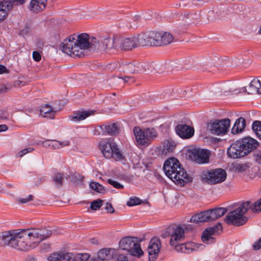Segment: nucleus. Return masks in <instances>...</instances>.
I'll return each mask as SVG.
<instances>
[{"label": "nucleus", "instance_id": "obj_19", "mask_svg": "<svg viewBox=\"0 0 261 261\" xmlns=\"http://www.w3.org/2000/svg\"><path fill=\"white\" fill-rule=\"evenodd\" d=\"M177 134L182 138L188 139L192 137L194 130L193 127L186 124H178L175 128Z\"/></svg>", "mask_w": 261, "mask_h": 261}, {"label": "nucleus", "instance_id": "obj_33", "mask_svg": "<svg viewBox=\"0 0 261 261\" xmlns=\"http://www.w3.org/2000/svg\"><path fill=\"white\" fill-rule=\"evenodd\" d=\"M112 158L116 161L124 163L125 158L116 145L113 150V156Z\"/></svg>", "mask_w": 261, "mask_h": 261}, {"label": "nucleus", "instance_id": "obj_26", "mask_svg": "<svg viewBox=\"0 0 261 261\" xmlns=\"http://www.w3.org/2000/svg\"><path fill=\"white\" fill-rule=\"evenodd\" d=\"M160 38H159V46L166 45L172 43L174 40L173 35L167 32H160Z\"/></svg>", "mask_w": 261, "mask_h": 261}, {"label": "nucleus", "instance_id": "obj_1", "mask_svg": "<svg viewBox=\"0 0 261 261\" xmlns=\"http://www.w3.org/2000/svg\"><path fill=\"white\" fill-rule=\"evenodd\" d=\"M51 231L45 228L12 229L0 233L3 245L22 251L36 247L41 242L49 237Z\"/></svg>", "mask_w": 261, "mask_h": 261}, {"label": "nucleus", "instance_id": "obj_5", "mask_svg": "<svg viewBox=\"0 0 261 261\" xmlns=\"http://www.w3.org/2000/svg\"><path fill=\"white\" fill-rule=\"evenodd\" d=\"M249 201H246L241 204L239 207L229 212L225 218V221L229 224L236 226L244 225L248 220L245 214L249 209Z\"/></svg>", "mask_w": 261, "mask_h": 261}, {"label": "nucleus", "instance_id": "obj_3", "mask_svg": "<svg viewBox=\"0 0 261 261\" xmlns=\"http://www.w3.org/2000/svg\"><path fill=\"white\" fill-rule=\"evenodd\" d=\"M166 175L175 183L184 186L190 181V177L185 170L181 167L179 162L175 158L167 160L163 167Z\"/></svg>", "mask_w": 261, "mask_h": 261}, {"label": "nucleus", "instance_id": "obj_59", "mask_svg": "<svg viewBox=\"0 0 261 261\" xmlns=\"http://www.w3.org/2000/svg\"><path fill=\"white\" fill-rule=\"evenodd\" d=\"M126 79H128L129 81V84L133 83L135 82V79L133 76H126Z\"/></svg>", "mask_w": 261, "mask_h": 261}, {"label": "nucleus", "instance_id": "obj_29", "mask_svg": "<svg viewBox=\"0 0 261 261\" xmlns=\"http://www.w3.org/2000/svg\"><path fill=\"white\" fill-rule=\"evenodd\" d=\"M138 46H150L149 32L136 36Z\"/></svg>", "mask_w": 261, "mask_h": 261}, {"label": "nucleus", "instance_id": "obj_20", "mask_svg": "<svg viewBox=\"0 0 261 261\" xmlns=\"http://www.w3.org/2000/svg\"><path fill=\"white\" fill-rule=\"evenodd\" d=\"M95 111L93 110H87L83 111H77L73 113L68 116V119L73 122H77L83 120L89 117V116L94 114Z\"/></svg>", "mask_w": 261, "mask_h": 261}, {"label": "nucleus", "instance_id": "obj_43", "mask_svg": "<svg viewBox=\"0 0 261 261\" xmlns=\"http://www.w3.org/2000/svg\"><path fill=\"white\" fill-rule=\"evenodd\" d=\"M103 201L100 199L94 200L91 202L90 208L93 210H96L100 208L102 205Z\"/></svg>", "mask_w": 261, "mask_h": 261}, {"label": "nucleus", "instance_id": "obj_45", "mask_svg": "<svg viewBox=\"0 0 261 261\" xmlns=\"http://www.w3.org/2000/svg\"><path fill=\"white\" fill-rule=\"evenodd\" d=\"M108 182L109 184H110L111 185H112L113 187H114L115 188H116L117 189H122L124 188V186L122 185H121L120 183H119L118 182L113 180L111 179H109L108 180Z\"/></svg>", "mask_w": 261, "mask_h": 261}, {"label": "nucleus", "instance_id": "obj_6", "mask_svg": "<svg viewBox=\"0 0 261 261\" xmlns=\"http://www.w3.org/2000/svg\"><path fill=\"white\" fill-rule=\"evenodd\" d=\"M140 242V241L138 238L124 237L119 241V248L127 251L131 255L140 257L143 254Z\"/></svg>", "mask_w": 261, "mask_h": 261}, {"label": "nucleus", "instance_id": "obj_50", "mask_svg": "<svg viewBox=\"0 0 261 261\" xmlns=\"http://www.w3.org/2000/svg\"><path fill=\"white\" fill-rule=\"evenodd\" d=\"M32 56H33V59L35 61L39 62V61H40L41 60V56L40 54L38 51H34L33 52Z\"/></svg>", "mask_w": 261, "mask_h": 261}, {"label": "nucleus", "instance_id": "obj_54", "mask_svg": "<svg viewBox=\"0 0 261 261\" xmlns=\"http://www.w3.org/2000/svg\"><path fill=\"white\" fill-rule=\"evenodd\" d=\"M60 142V148L63 147H65V146H68L70 144V142L68 140H64V141H59Z\"/></svg>", "mask_w": 261, "mask_h": 261}, {"label": "nucleus", "instance_id": "obj_64", "mask_svg": "<svg viewBox=\"0 0 261 261\" xmlns=\"http://www.w3.org/2000/svg\"><path fill=\"white\" fill-rule=\"evenodd\" d=\"M244 89L243 90V91H246V88H244Z\"/></svg>", "mask_w": 261, "mask_h": 261}, {"label": "nucleus", "instance_id": "obj_18", "mask_svg": "<svg viewBox=\"0 0 261 261\" xmlns=\"http://www.w3.org/2000/svg\"><path fill=\"white\" fill-rule=\"evenodd\" d=\"M115 142L111 141L109 142L101 141L99 144V147L103 155L107 159H111L113 156V150L116 147Z\"/></svg>", "mask_w": 261, "mask_h": 261}, {"label": "nucleus", "instance_id": "obj_47", "mask_svg": "<svg viewBox=\"0 0 261 261\" xmlns=\"http://www.w3.org/2000/svg\"><path fill=\"white\" fill-rule=\"evenodd\" d=\"M33 198V196L32 195H30L25 198H20L18 199L17 201L20 203H25L31 200H32Z\"/></svg>", "mask_w": 261, "mask_h": 261}, {"label": "nucleus", "instance_id": "obj_35", "mask_svg": "<svg viewBox=\"0 0 261 261\" xmlns=\"http://www.w3.org/2000/svg\"><path fill=\"white\" fill-rule=\"evenodd\" d=\"M252 128L257 137L261 140V122L259 121H254Z\"/></svg>", "mask_w": 261, "mask_h": 261}, {"label": "nucleus", "instance_id": "obj_30", "mask_svg": "<svg viewBox=\"0 0 261 261\" xmlns=\"http://www.w3.org/2000/svg\"><path fill=\"white\" fill-rule=\"evenodd\" d=\"M176 146L175 143L172 140H167L163 144L162 152L164 154H167L173 151Z\"/></svg>", "mask_w": 261, "mask_h": 261}, {"label": "nucleus", "instance_id": "obj_32", "mask_svg": "<svg viewBox=\"0 0 261 261\" xmlns=\"http://www.w3.org/2000/svg\"><path fill=\"white\" fill-rule=\"evenodd\" d=\"M150 46H159V32H149Z\"/></svg>", "mask_w": 261, "mask_h": 261}, {"label": "nucleus", "instance_id": "obj_17", "mask_svg": "<svg viewBox=\"0 0 261 261\" xmlns=\"http://www.w3.org/2000/svg\"><path fill=\"white\" fill-rule=\"evenodd\" d=\"M239 141L246 155L256 149L259 145L258 142L256 140L249 137L244 138Z\"/></svg>", "mask_w": 261, "mask_h": 261}, {"label": "nucleus", "instance_id": "obj_22", "mask_svg": "<svg viewBox=\"0 0 261 261\" xmlns=\"http://www.w3.org/2000/svg\"><path fill=\"white\" fill-rule=\"evenodd\" d=\"M117 253V251L114 249L105 248L98 251V257L101 260H109L112 258Z\"/></svg>", "mask_w": 261, "mask_h": 261}, {"label": "nucleus", "instance_id": "obj_48", "mask_svg": "<svg viewBox=\"0 0 261 261\" xmlns=\"http://www.w3.org/2000/svg\"><path fill=\"white\" fill-rule=\"evenodd\" d=\"M255 161L258 164H261V151H256L254 153Z\"/></svg>", "mask_w": 261, "mask_h": 261}, {"label": "nucleus", "instance_id": "obj_10", "mask_svg": "<svg viewBox=\"0 0 261 261\" xmlns=\"http://www.w3.org/2000/svg\"><path fill=\"white\" fill-rule=\"evenodd\" d=\"M230 121L229 119L215 120L208 124V129L213 134L224 135L228 130Z\"/></svg>", "mask_w": 261, "mask_h": 261}, {"label": "nucleus", "instance_id": "obj_40", "mask_svg": "<svg viewBox=\"0 0 261 261\" xmlns=\"http://www.w3.org/2000/svg\"><path fill=\"white\" fill-rule=\"evenodd\" d=\"M45 145H48L51 148L57 149L60 148V144L59 141L55 140H47L45 141L44 143Z\"/></svg>", "mask_w": 261, "mask_h": 261}, {"label": "nucleus", "instance_id": "obj_28", "mask_svg": "<svg viewBox=\"0 0 261 261\" xmlns=\"http://www.w3.org/2000/svg\"><path fill=\"white\" fill-rule=\"evenodd\" d=\"M245 126V120L243 118L240 117L236 120L231 129V132L234 134L240 133L244 129Z\"/></svg>", "mask_w": 261, "mask_h": 261}, {"label": "nucleus", "instance_id": "obj_56", "mask_svg": "<svg viewBox=\"0 0 261 261\" xmlns=\"http://www.w3.org/2000/svg\"><path fill=\"white\" fill-rule=\"evenodd\" d=\"M7 69L5 66L0 65V74L7 72Z\"/></svg>", "mask_w": 261, "mask_h": 261}, {"label": "nucleus", "instance_id": "obj_7", "mask_svg": "<svg viewBox=\"0 0 261 261\" xmlns=\"http://www.w3.org/2000/svg\"><path fill=\"white\" fill-rule=\"evenodd\" d=\"M225 170L221 168L204 171L201 175L203 182L208 185H215L223 182L226 178Z\"/></svg>", "mask_w": 261, "mask_h": 261}, {"label": "nucleus", "instance_id": "obj_38", "mask_svg": "<svg viewBox=\"0 0 261 261\" xmlns=\"http://www.w3.org/2000/svg\"><path fill=\"white\" fill-rule=\"evenodd\" d=\"M62 260L74 261L75 257L74 255L70 252H61Z\"/></svg>", "mask_w": 261, "mask_h": 261}, {"label": "nucleus", "instance_id": "obj_55", "mask_svg": "<svg viewBox=\"0 0 261 261\" xmlns=\"http://www.w3.org/2000/svg\"><path fill=\"white\" fill-rule=\"evenodd\" d=\"M41 249L44 251H47L50 248V245L48 244H43L41 245Z\"/></svg>", "mask_w": 261, "mask_h": 261}, {"label": "nucleus", "instance_id": "obj_9", "mask_svg": "<svg viewBox=\"0 0 261 261\" xmlns=\"http://www.w3.org/2000/svg\"><path fill=\"white\" fill-rule=\"evenodd\" d=\"M150 66L145 63H126L123 62L119 64L118 69L120 71L128 73H135L144 71H151Z\"/></svg>", "mask_w": 261, "mask_h": 261}, {"label": "nucleus", "instance_id": "obj_2", "mask_svg": "<svg viewBox=\"0 0 261 261\" xmlns=\"http://www.w3.org/2000/svg\"><path fill=\"white\" fill-rule=\"evenodd\" d=\"M103 39L100 40L94 37H90L86 33L79 35L75 34L70 36L64 40L61 44L63 52L72 57L81 58L84 56V51L89 49L90 50L105 51Z\"/></svg>", "mask_w": 261, "mask_h": 261}, {"label": "nucleus", "instance_id": "obj_51", "mask_svg": "<svg viewBox=\"0 0 261 261\" xmlns=\"http://www.w3.org/2000/svg\"><path fill=\"white\" fill-rule=\"evenodd\" d=\"M253 247L254 250H257L261 248V237L259 238L258 240L256 241L253 245Z\"/></svg>", "mask_w": 261, "mask_h": 261}, {"label": "nucleus", "instance_id": "obj_52", "mask_svg": "<svg viewBox=\"0 0 261 261\" xmlns=\"http://www.w3.org/2000/svg\"><path fill=\"white\" fill-rule=\"evenodd\" d=\"M105 209L107 211V212L109 213H113L114 212V209L112 205L109 203H107L105 207Z\"/></svg>", "mask_w": 261, "mask_h": 261}, {"label": "nucleus", "instance_id": "obj_8", "mask_svg": "<svg viewBox=\"0 0 261 261\" xmlns=\"http://www.w3.org/2000/svg\"><path fill=\"white\" fill-rule=\"evenodd\" d=\"M134 134L137 143L143 145H148L151 140L157 136L156 132L153 129L142 130L138 127L134 128Z\"/></svg>", "mask_w": 261, "mask_h": 261}, {"label": "nucleus", "instance_id": "obj_36", "mask_svg": "<svg viewBox=\"0 0 261 261\" xmlns=\"http://www.w3.org/2000/svg\"><path fill=\"white\" fill-rule=\"evenodd\" d=\"M90 187L92 190L99 193H104L106 192L104 187L97 182H91L90 184Z\"/></svg>", "mask_w": 261, "mask_h": 261}, {"label": "nucleus", "instance_id": "obj_25", "mask_svg": "<svg viewBox=\"0 0 261 261\" xmlns=\"http://www.w3.org/2000/svg\"><path fill=\"white\" fill-rule=\"evenodd\" d=\"M56 112V110L48 104L42 106L40 110V115L43 117L47 118H54Z\"/></svg>", "mask_w": 261, "mask_h": 261}, {"label": "nucleus", "instance_id": "obj_46", "mask_svg": "<svg viewBox=\"0 0 261 261\" xmlns=\"http://www.w3.org/2000/svg\"><path fill=\"white\" fill-rule=\"evenodd\" d=\"M27 0H8V2L10 3L11 5V8L14 5H22L25 3Z\"/></svg>", "mask_w": 261, "mask_h": 261}, {"label": "nucleus", "instance_id": "obj_23", "mask_svg": "<svg viewBox=\"0 0 261 261\" xmlns=\"http://www.w3.org/2000/svg\"><path fill=\"white\" fill-rule=\"evenodd\" d=\"M227 212V209L223 207H218L207 211L210 221L216 220L224 216Z\"/></svg>", "mask_w": 261, "mask_h": 261}, {"label": "nucleus", "instance_id": "obj_12", "mask_svg": "<svg viewBox=\"0 0 261 261\" xmlns=\"http://www.w3.org/2000/svg\"><path fill=\"white\" fill-rule=\"evenodd\" d=\"M161 248V242L158 237L151 239L149 243L147 252L149 261H155L159 256Z\"/></svg>", "mask_w": 261, "mask_h": 261}, {"label": "nucleus", "instance_id": "obj_63", "mask_svg": "<svg viewBox=\"0 0 261 261\" xmlns=\"http://www.w3.org/2000/svg\"><path fill=\"white\" fill-rule=\"evenodd\" d=\"M242 167L241 165H239L237 167V169H239V170H240V169H241V168Z\"/></svg>", "mask_w": 261, "mask_h": 261}, {"label": "nucleus", "instance_id": "obj_4", "mask_svg": "<svg viewBox=\"0 0 261 261\" xmlns=\"http://www.w3.org/2000/svg\"><path fill=\"white\" fill-rule=\"evenodd\" d=\"M103 44L105 45V51L112 54L118 49L129 51L138 47L136 36L121 38H104Z\"/></svg>", "mask_w": 261, "mask_h": 261}, {"label": "nucleus", "instance_id": "obj_61", "mask_svg": "<svg viewBox=\"0 0 261 261\" xmlns=\"http://www.w3.org/2000/svg\"><path fill=\"white\" fill-rule=\"evenodd\" d=\"M126 76H124V78H123L124 81L125 82V83H129V80L128 79H126Z\"/></svg>", "mask_w": 261, "mask_h": 261}, {"label": "nucleus", "instance_id": "obj_49", "mask_svg": "<svg viewBox=\"0 0 261 261\" xmlns=\"http://www.w3.org/2000/svg\"><path fill=\"white\" fill-rule=\"evenodd\" d=\"M90 257V255L88 253H79L77 254V258L81 260V261H86Z\"/></svg>", "mask_w": 261, "mask_h": 261}, {"label": "nucleus", "instance_id": "obj_27", "mask_svg": "<svg viewBox=\"0 0 261 261\" xmlns=\"http://www.w3.org/2000/svg\"><path fill=\"white\" fill-rule=\"evenodd\" d=\"M191 221L195 223L210 221L207 211L201 212L193 216L191 218Z\"/></svg>", "mask_w": 261, "mask_h": 261}, {"label": "nucleus", "instance_id": "obj_62", "mask_svg": "<svg viewBox=\"0 0 261 261\" xmlns=\"http://www.w3.org/2000/svg\"><path fill=\"white\" fill-rule=\"evenodd\" d=\"M91 242L93 244H97V241H95L94 240V239H92L91 240Z\"/></svg>", "mask_w": 261, "mask_h": 261}, {"label": "nucleus", "instance_id": "obj_57", "mask_svg": "<svg viewBox=\"0 0 261 261\" xmlns=\"http://www.w3.org/2000/svg\"><path fill=\"white\" fill-rule=\"evenodd\" d=\"M8 129V127L5 124L0 125V132L6 131Z\"/></svg>", "mask_w": 261, "mask_h": 261}, {"label": "nucleus", "instance_id": "obj_15", "mask_svg": "<svg viewBox=\"0 0 261 261\" xmlns=\"http://www.w3.org/2000/svg\"><path fill=\"white\" fill-rule=\"evenodd\" d=\"M185 238V229L180 226L175 227L170 234V244L175 247L179 242L182 241Z\"/></svg>", "mask_w": 261, "mask_h": 261}, {"label": "nucleus", "instance_id": "obj_44", "mask_svg": "<svg viewBox=\"0 0 261 261\" xmlns=\"http://www.w3.org/2000/svg\"><path fill=\"white\" fill-rule=\"evenodd\" d=\"M34 148L32 147L26 148L19 151L16 156L17 157L21 158L25 154H26L27 153L32 152Z\"/></svg>", "mask_w": 261, "mask_h": 261}, {"label": "nucleus", "instance_id": "obj_37", "mask_svg": "<svg viewBox=\"0 0 261 261\" xmlns=\"http://www.w3.org/2000/svg\"><path fill=\"white\" fill-rule=\"evenodd\" d=\"M106 131L110 135H115L118 133V128L115 124H112L106 127Z\"/></svg>", "mask_w": 261, "mask_h": 261}, {"label": "nucleus", "instance_id": "obj_42", "mask_svg": "<svg viewBox=\"0 0 261 261\" xmlns=\"http://www.w3.org/2000/svg\"><path fill=\"white\" fill-rule=\"evenodd\" d=\"M47 260L48 261H61V252L51 254L47 257Z\"/></svg>", "mask_w": 261, "mask_h": 261}, {"label": "nucleus", "instance_id": "obj_39", "mask_svg": "<svg viewBox=\"0 0 261 261\" xmlns=\"http://www.w3.org/2000/svg\"><path fill=\"white\" fill-rule=\"evenodd\" d=\"M56 186L60 187L63 184V177L60 173H57L55 175L53 179Z\"/></svg>", "mask_w": 261, "mask_h": 261}, {"label": "nucleus", "instance_id": "obj_53", "mask_svg": "<svg viewBox=\"0 0 261 261\" xmlns=\"http://www.w3.org/2000/svg\"><path fill=\"white\" fill-rule=\"evenodd\" d=\"M118 261H128L127 257L123 254H119L117 257Z\"/></svg>", "mask_w": 261, "mask_h": 261}, {"label": "nucleus", "instance_id": "obj_60", "mask_svg": "<svg viewBox=\"0 0 261 261\" xmlns=\"http://www.w3.org/2000/svg\"><path fill=\"white\" fill-rule=\"evenodd\" d=\"M21 83V82L20 81H17L15 82V86H19V85Z\"/></svg>", "mask_w": 261, "mask_h": 261}, {"label": "nucleus", "instance_id": "obj_41", "mask_svg": "<svg viewBox=\"0 0 261 261\" xmlns=\"http://www.w3.org/2000/svg\"><path fill=\"white\" fill-rule=\"evenodd\" d=\"M142 200L138 197H132L130 198L128 201L127 202V205L132 206L141 204Z\"/></svg>", "mask_w": 261, "mask_h": 261}, {"label": "nucleus", "instance_id": "obj_11", "mask_svg": "<svg viewBox=\"0 0 261 261\" xmlns=\"http://www.w3.org/2000/svg\"><path fill=\"white\" fill-rule=\"evenodd\" d=\"M210 152L207 149L193 148L189 151V158L198 164H205L209 161Z\"/></svg>", "mask_w": 261, "mask_h": 261}, {"label": "nucleus", "instance_id": "obj_24", "mask_svg": "<svg viewBox=\"0 0 261 261\" xmlns=\"http://www.w3.org/2000/svg\"><path fill=\"white\" fill-rule=\"evenodd\" d=\"M11 9V5L7 1H0V22L7 18Z\"/></svg>", "mask_w": 261, "mask_h": 261}, {"label": "nucleus", "instance_id": "obj_16", "mask_svg": "<svg viewBox=\"0 0 261 261\" xmlns=\"http://www.w3.org/2000/svg\"><path fill=\"white\" fill-rule=\"evenodd\" d=\"M201 246V244H197L195 243L189 242L175 245L174 249L178 252L190 253L198 250Z\"/></svg>", "mask_w": 261, "mask_h": 261}, {"label": "nucleus", "instance_id": "obj_58", "mask_svg": "<svg viewBox=\"0 0 261 261\" xmlns=\"http://www.w3.org/2000/svg\"><path fill=\"white\" fill-rule=\"evenodd\" d=\"M7 91V88L4 86H0V93L5 92Z\"/></svg>", "mask_w": 261, "mask_h": 261}, {"label": "nucleus", "instance_id": "obj_13", "mask_svg": "<svg viewBox=\"0 0 261 261\" xmlns=\"http://www.w3.org/2000/svg\"><path fill=\"white\" fill-rule=\"evenodd\" d=\"M222 226L220 223L213 227H208L205 229L201 236V239L203 243L209 244L214 242L213 235L216 233H219V230L221 231Z\"/></svg>", "mask_w": 261, "mask_h": 261}, {"label": "nucleus", "instance_id": "obj_31", "mask_svg": "<svg viewBox=\"0 0 261 261\" xmlns=\"http://www.w3.org/2000/svg\"><path fill=\"white\" fill-rule=\"evenodd\" d=\"M248 94H253L255 92L259 94L258 90L261 89V82L259 80H252L249 84Z\"/></svg>", "mask_w": 261, "mask_h": 261}, {"label": "nucleus", "instance_id": "obj_34", "mask_svg": "<svg viewBox=\"0 0 261 261\" xmlns=\"http://www.w3.org/2000/svg\"><path fill=\"white\" fill-rule=\"evenodd\" d=\"M249 208L253 213H259L261 212V198L250 205L249 201Z\"/></svg>", "mask_w": 261, "mask_h": 261}, {"label": "nucleus", "instance_id": "obj_14", "mask_svg": "<svg viewBox=\"0 0 261 261\" xmlns=\"http://www.w3.org/2000/svg\"><path fill=\"white\" fill-rule=\"evenodd\" d=\"M227 154L232 159H238L246 156L239 141L235 142L230 145L227 149Z\"/></svg>", "mask_w": 261, "mask_h": 261}, {"label": "nucleus", "instance_id": "obj_21", "mask_svg": "<svg viewBox=\"0 0 261 261\" xmlns=\"http://www.w3.org/2000/svg\"><path fill=\"white\" fill-rule=\"evenodd\" d=\"M46 0H31L30 3V9L32 11L38 13L45 9Z\"/></svg>", "mask_w": 261, "mask_h": 261}]
</instances>
